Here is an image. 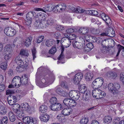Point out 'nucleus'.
<instances>
[{
	"label": "nucleus",
	"instance_id": "nucleus-62",
	"mask_svg": "<svg viewBox=\"0 0 124 124\" xmlns=\"http://www.w3.org/2000/svg\"><path fill=\"white\" fill-rule=\"evenodd\" d=\"M106 45H102V47L101 48V50L102 53H104L106 51Z\"/></svg>",
	"mask_w": 124,
	"mask_h": 124
},
{
	"label": "nucleus",
	"instance_id": "nucleus-48",
	"mask_svg": "<svg viewBox=\"0 0 124 124\" xmlns=\"http://www.w3.org/2000/svg\"><path fill=\"white\" fill-rule=\"evenodd\" d=\"M54 37L56 39H59L61 37L60 33L56 32L54 34Z\"/></svg>",
	"mask_w": 124,
	"mask_h": 124
},
{
	"label": "nucleus",
	"instance_id": "nucleus-55",
	"mask_svg": "<svg viewBox=\"0 0 124 124\" xmlns=\"http://www.w3.org/2000/svg\"><path fill=\"white\" fill-rule=\"evenodd\" d=\"M31 19L26 18L25 22L26 24L27 25H30L31 23Z\"/></svg>",
	"mask_w": 124,
	"mask_h": 124
},
{
	"label": "nucleus",
	"instance_id": "nucleus-39",
	"mask_svg": "<svg viewBox=\"0 0 124 124\" xmlns=\"http://www.w3.org/2000/svg\"><path fill=\"white\" fill-rule=\"evenodd\" d=\"M54 23L53 20L51 18H48L46 21V24L48 26H51Z\"/></svg>",
	"mask_w": 124,
	"mask_h": 124
},
{
	"label": "nucleus",
	"instance_id": "nucleus-45",
	"mask_svg": "<svg viewBox=\"0 0 124 124\" xmlns=\"http://www.w3.org/2000/svg\"><path fill=\"white\" fill-rule=\"evenodd\" d=\"M7 63L5 62L2 63L0 65V68L3 70H5L7 68Z\"/></svg>",
	"mask_w": 124,
	"mask_h": 124
},
{
	"label": "nucleus",
	"instance_id": "nucleus-50",
	"mask_svg": "<svg viewBox=\"0 0 124 124\" xmlns=\"http://www.w3.org/2000/svg\"><path fill=\"white\" fill-rule=\"evenodd\" d=\"M77 90H71L70 92L69 95L70 97L71 98L73 97L74 94H76Z\"/></svg>",
	"mask_w": 124,
	"mask_h": 124
},
{
	"label": "nucleus",
	"instance_id": "nucleus-3",
	"mask_svg": "<svg viewBox=\"0 0 124 124\" xmlns=\"http://www.w3.org/2000/svg\"><path fill=\"white\" fill-rule=\"evenodd\" d=\"M92 93L93 97L97 99L103 98L106 95L104 92L98 88H95L93 90Z\"/></svg>",
	"mask_w": 124,
	"mask_h": 124
},
{
	"label": "nucleus",
	"instance_id": "nucleus-60",
	"mask_svg": "<svg viewBox=\"0 0 124 124\" xmlns=\"http://www.w3.org/2000/svg\"><path fill=\"white\" fill-rule=\"evenodd\" d=\"M86 86H85V85L84 84L80 85L78 87L79 90H81V89H86Z\"/></svg>",
	"mask_w": 124,
	"mask_h": 124
},
{
	"label": "nucleus",
	"instance_id": "nucleus-53",
	"mask_svg": "<svg viewBox=\"0 0 124 124\" xmlns=\"http://www.w3.org/2000/svg\"><path fill=\"white\" fill-rule=\"evenodd\" d=\"M56 28L57 30L59 31L63 30L64 29V27L62 25H57L56 27Z\"/></svg>",
	"mask_w": 124,
	"mask_h": 124
},
{
	"label": "nucleus",
	"instance_id": "nucleus-52",
	"mask_svg": "<svg viewBox=\"0 0 124 124\" xmlns=\"http://www.w3.org/2000/svg\"><path fill=\"white\" fill-rule=\"evenodd\" d=\"M86 46L90 50H91L93 47V45L92 43H89L86 44Z\"/></svg>",
	"mask_w": 124,
	"mask_h": 124
},
{
	"label": "nucleus",
	"instance_id": "nucleus-16",
	"mask_svg": "<svg viewBox=\"0 0 124 124\" xmlns=\"http://www.w3.org/2000/svg\"><path fill=\"white\" fill-rule=\"evenodd\" d=\"M57 101V99L56 97H53L51 98L49 101V102L51 104L49 106L50 108H54L55 105L56 104Z\"/></svg>",
	"mask_w": 124,
	"mask_h": 124
},
{
	"label": "nucleus",
	"instance_id": "nucleus-47",
	"mask_svg": "<svg viewBox=\"0 0 124 124\" xmlns=\"http://www.w3.org/2000/svg\"><path fill=\"white\" fill-rule=\"evenodd\" d=\"M6 54L5 56L4 59L6 60L9 59L12 56V53H6Z\"/></svg>",
	"mask_w": 124,
	"mask_h": 124
},
{
	"label": "nucleus",
	"instance_id": "nucleus-41",
	"mask_svg": "<svg viewBox=\"0 0 124 124\" xmlns=\"http://www.w3.org/2000/svg\"><path fill=\"white\" fill-rule=\"evenodd\" d=\"M88 122V119L87 118L84 117L81 120L80 122L81 124H86Z\"/></svg>",
	"mask_w": 124,
	"mask_h": 124
},
{
	"label": "nucleus",
	"instance_id": "nucleus-54",
	"mask_svg": "<svg viewBox=\"0 0 124 124\" xmlns=\"http://www.w3.org/2000/svg\"><path fill=\"white\" fill-rule=\"evenodd\" d=\"M60 6H61V9L62 11H64L66 8V5L64 3H62L60 4Z\"/></svg>",
	"mask_w": 124,
	"mask_h": 124
},
{
	"label": "nucleus",
	"instance_id": "nucleus-24",
	"mask_svg": "<svg viewBox=\"0 0 124 124\" xmlns=\"http://www.w3.org/2000/svg\"><path fill=\"white\" fill-rule=\"evenodd\" d=\"M21 85H26L27 83L28 78L26 77V75H24L22 76L21 78Z\"/></svg>",
	"mask_w": 124,
	"mask_h": 124
},
{
	"label": "nucleus",
	"instance_id": "nucleus-10",
	"mask_svg": "<svg viewBox=\"0 0 124 124\" xmlns=\"http://www.w3.org/2000/svg\"><path fill=\"white\" fill-rule=\"evenodd\" d=\"M21 79L19 76H16L13 78L12 82L16 87H18L21 85Z\"/></svg>",
	"mask_w": 124,
	"mask_h": 124
},
{
	"label": "nucleus",
	"instance_id": "nucleus-5",
	"mask_svg": "<svg viewBox=\"0 0 124 124\" xmlns=\"http://www.w3.org/2000/svg\"><path fill=\"white\" fill-rule=\"evenodd\" d=\"M104 79L102 78H98L96 79L93 82L92 86L93 88L100 87L102 85Z\"/></svg>",
	"mask_w": 124,
	"mask_h": 124
},
{
	"label": "nucleus",
	"instance_id": "nucleus-56",
	"mask_svg": "<svg viewBox=\"0 0 124 124\" xmlns=\"http://www.w3.org/2000/svg\"><path fill=\"white\" fill-rule=\"evenodd\" d=\"M77 44H77L78 45H77V46L75 45H74V48H77L79 49H81L82 48L83 46V45H81V43H77Z\"/></svg>",
	"mask_w": 124,
	"mask_h": 124
},
{
	"label": "nucleus",
	"instance_id": "nucleus-61",
	"mask_svg": "<svg viewBox=\"0 0 124 124\" xmlns=\"http://www.w3.org/2000/svg\"><path fill=\"white\" fill-rule=\"evenodd\" d=\"M28 113L30 114H31L33 113L34 111L33 109H27L26 110Z\"/></svg>",
	"mask_w": 124,
	"mask_h": 124
},
{
	"label": "nucleus",
	"instance_id": "nucleus-35",
	"mask_svg": "<svg viewBox=\"0 0 124 124\" xmlns=\"http://www.w3.org/2000/svg\"><path fill=\"white\" fill-rule=\"evenodd\" d=\"M108 32V36L111 37H113L115 35V31L112 29H111L110 30V31H107Z\"/></svg>",
	"mask_w": 124,
	"mask_h": 124
},
{
	"label": "nucleus",
	"instance_id": "nucleus-26",
	"mask_svg": "<svg viewBox=\"0 0 124 124\" xmlns=\"http://www.w3.org/2000/svg\"><path fill=\"white\" fill-rule=\"evenodd\" d=\"M112 117L109 116H105L103 119V121L105 123L108 124L111 122L112 121Z\"/></svg>",
	"mask_w": 124,
	"mask_h": 124
},
{
	"label": "nucleus",
	"instance_id": "nucleus-34",
	"mask_svg": "<svg viewBox=\"0 0 124 124\" xmlns=\"http://www.w3.org/2000/svg\"><path fill=\"white\" fill-rule=\"evenodd\" d=\"M76 92V94H74L73 97L72 98H73L74 99H75V100H78L79 98V97L80 95V93L77 90Z\"/></svg>",
	"mask_w": 124,
	"mask_h": 124
},
{
	"label": "nucleus",
	"instance_id": "nucleus-27",
	"mask_svg": "<svg viewBox=\"0 0 124 124\" xmlns=\"http://www.w3.org/2000/svg\"><path fill=\"white\" fill-rule=\"evenodd\" d=\"M54 7L52 4H50L44 7L43 8L45 11L50 12L53 10Z\"/></svg>",
	"mask_w": 124,
	"mask_h": 124
},
{
	"label": "nucleus",
	"instance_id": "nucleus-23",
	"mask_svg": "<svg viewBox=\"0 0 124 124\" xmlns=\"http://www.w3.org/2000/svg\"><path fill=\"white\" fill-rule=\"evenodd\" d=\"M93 77V75L92 72H87L85 76V79L87 81H91Z\"/></svg>",
	"mask_w": 124,
	"mask_h": 124
},
{
	"label": "nucleus",
	"instance_id": "nucleus-21",
	"mask_svg": "<svg viewBox=\"0 0 124 124\" xmlns=\"http://www.w3.org/2000/svg\"><path fill=\"white\" fill-rule=\"evenodd\" d=\"M32 40L31 37H29L26 38L23 41L24 45L26 46H28L31 45Z\"/></svg>",
	"mask_w": 124,
	"mask_h": 124
},
{
	"label": "nucleus",
	"instance_id": "nucleus-37",
	"mask_svg": "<svg viewBox=\"0 0 124 124\" xmlns=\"http://www.w3.org/2000/svg\"><path fill=\"white\" fill-rule=\"evenodd\" d=\"M57 118L61 122H63L65 121V119L64 117L62 116L61 115H58L57 116Z\"/></svg>",
	"mask_w": 124,
	"mask_h": 124
},
{
	"label": "nucleus",
	"instance_id": "nucleus-2",
	"mask_svg": "<svg viewBox=\"0 0 124 124\" xmlns=\"http://www.w3.org/2000/svg\"><path fill=\"white\" fill-rule=\"evenodd\" d=\"M15 61L18 65L16 67L17 70H18L21 68H26L28 64V61L27 58H26L24 61L22 56L20 55L17 56L15 58Z\"/></svg>",
	"mask_w": 124,
	"mask_h": 124
},
{
	"label": "nucleus",
	"instance_id": "nucleus-30",
	"mask_svg": "<svg viewBox=\"0 0 124 124\" xmlns=\"http://www.w3.org/2000/svg\"><path fill=\"white\" fill-rule=\"evenodd\" d=\"M98 12L95 10H87L86 14H89L90 15L96 16L98 15Z\"/></svg>",
	"mask_w": 124,
	"mask_h": 124
},
{
	"label": "nucleus",
	"instance_id": "nucleus-25",
	"mask_svg": "<svg viewBox=\"0 0 124 124\" xmlns=\"http://www.w3.org/2000/svg\"><path fill=\"white\" fill-rule=\"evenodd\" d=\"M36 14V13L34 11H31L28 12L26 16V17L27 18H29L31 19L32 17L33 16H34Z\"/></svg>",
	"mask_w": 124,
	"mask_h": 124
},
{
	"label": "nucleus",
	"instance_id": "nucleus-44",
	"mask_svg": "<svg viewBox=\"0 0 124 124\" xmlns=\"http://www.w3.org/2000/svg\"><path fill=\"white\" fill-rule=\"evenodd\" d=\"M32 53V55L33 57V59L34 60L35 59L36 57V49L35 48L31 50Z\"/></svg>",
	"mask_w": 124,
	"mask_h": 124
},
{
	"label": "nucleus",
	"instance_id": "nucleus-9",
	"mask_svg": "<svg viewBox=\"0 0 124 124\" xmlns=\"http://www.w3.org/2000/svg\"><path fill=\"white\" fill-rule=\"evenodd\" d=\"M63 103L67 106L72 107L75 105L76 103L74 101L70 98H66L63 101Z\"/></svg>",
	"mask_w": 124,
	"mask_h": 124
},
{
	"label": "nucleus",
	"instance_id": "nucleus-8",
	"mask_svg": "<svg viewBox=\"0 0 124 124\" xmlns=\"http://www.w3.org/2000/svg\"><path fill=\"white\" fill-rule=\"evenodd\" d=\"M4 33L8 36H13L16 33L15 30L11 28H6L4 30Z\"/></svg>",
	"mask_w": 124,
	"mask_h": 124
},
{
	"label": "nucleus",
	"instance_id": "nucleus-13",
	"mask_svg": "<svg viewBox=\"0 0 124 124\" xmlns=\"http://www.w3.org/2000/svg\"><path fill=\"white\" fill-rule=\"evenodd\" d=\"M50 117V116L49 115L45 114L41 115L39 118L41 121L46 122L49 120Z\"/></svg>",
	"mask_w": 124,
	"mask_h": 124
},
{
	"label": "nucleus",
	"instance_id": "nucleus-7",
	"mask_svg": "<svg viewBox=\"0 0 124 124\" xmlns=\"http://www.w3.org/2000/svg\"><path fill=\"white\" fill-rule=\"evenodd\" d=\"M83 78V74L81 72H79L75 75L73 79L74 84L76 85H78Z\"/></svg>",
	"mask_w": 124,
	"mask_h": 124
},
{
	"label": "nucleus",
	"instance_id": "nucleus-12",
	"mask_svg": "<svg viewBox=\"0 0 124 124\" xmlns=\"http://www.w3.org/2000/svg\"><path fill=\"white\" fill-rule=\"evenodd\" d=\"M71 10L74 12L77 13H84L86 14L87 10H85L83 9L82 8L78 7L77 8H75L72 7L71 8Z\"/></svg>",
	"mask_w": 124,
	"mask_h": 124
},
{
	"label": "nucleus",
	"instance_id": "nucleus-63",
	"mask_svg": "<svg viewBox=\"0 0 124 124\" xmlns=\"http://www.w3.org/2000/svg\"><path fill=\"white\" fill-rule=\"evenodd\" d=\"M14 93V91L13 90H11V89H9L7 90L6 91V94L8 95L10 94H11L12 93Z\"/></svg>",
	"mask_w": 124,
	"mask_h": 124
},
{
	"label": "nucleus",
	"instance_id": "nucleus-59",
	"mask_svg": "<svg viewBox=\"0 0 124 124\" xmlns=\"http://www.w3.org/2000/svg\"><path fill=\"white\" fill-rule=\"evenodd\" d=\"M92 33L94 34H97L99 33V31L97 29H94L91 31Z\"/></svg>",
	"mask_w": 124,
	"mask_h": 124
},
{
	"label": "nucleus",
	"instance_id": "nucleus-58",
	"mask_svg": "<svg viewBox=\"0 0 124 124\" xmlns=\"http://www.w3.org/2000/svg\"><path fill=\"white\" fill-rule=\"evenodd\" d=\"M74 31V30L72 28L66 30V32L69 35L71 34Z\"/></svg>",
	"mask_w": 124,
	"mask_h": 124
},
{
	"label": "nucleus",
	"instance_id": "nucleus-51",
	"mask_svg": "<svg viewBox=\"0 0 124 124\" xmlns=\"http://www.w3.org/2000/svg\"><path fill=\"white\" fill-rule=\"evenodd\" d=\"M120 80L124 84V73H122L120 75Z\"/></svg>",
	"mask_w": 124,
	"mask_h": 124
},
{
	"label": "nucleus",
	"instance_id": "nucleus-15",
	"mask_svg": "<svg viewBox=\"0 0 124 124\" xmlns=\"http://www.w3.org/2000/svg\"><path fill=\"white\" fill-rule=\"evenodd\" d=\"M63 44L65 47L66 48L69 47L71 44V41L69 39L68 37H66L63 38Z\"/></svg>",
	"mask_w": 124,
	"mask_h": 124
},
{
	"label": "nucleus",
	"instance_id": "nucleus-6",
	"mask_svg": "<svg viewBox=\"0 0 124 124\" xmlns=\"http://www.w3.org/2000/svg\"><path fill=\"white\" fill-rule=\"evenodd\" d=\"M23 123L26 124H36L37 123L36 119L31 117L26 116L23 118Z\"/></svg>",
	"mask_w": 124,
	"mask_h": 124
},
{
	"label": "nucleus",
	"instance_id": "nucleus-42",
	"mask_svg": "<svg viewBox=\"0 0 124 124\" xmlns=\"http://www.w3.org/2000/svg\"><path fill=\"white\" fill-rule=\"evenodd\" d=\"M44 37L43 36H39L37 39L36 42L38 43L41 42L43 39Z\"/></svg>",
	"mask_w": 124,
	"mask_h": 124
},
{
	"label": "nucleus",
	"instance_id": "nucleus-49",
	"mask_svg": "<svg viewBox=\"0 0 124 124\" xmlns=\"http://www.w3.org/2000/svg\"><path fill=\"white\" fill-rule=\"evenodd\" d=\"M63 108L61 104L59 103H57L56 104H55L54 106V108Z\"/></svg>",
	"mask_w": 124,
	"mask_h": 124
},
{
	"label": "nucleus",
	"instance_id": "nucleus-28",
	"mask_svg": "<svg viewBox=\"0 0 124 124\" xmlns=\"http://www.w3.org/2000/svg\"><path fill=\"white\" fill-rule=\"evenodd\" d=\"M9 117L11 121L13 122L16 119V116L11 112H10L8 114Z\"/></svg>",
	"mask_w": 124,
	"mask_h": 124
},
{
	"label": "nucleus",
	"instance_id": "nucleus-32",
	"mask_svg": "<svg viewBox=\"0 0 124 124\" xmlns=\"http://www.w3.org/2000/svg\"><path fill=\"white\" fill-rule=\"evenodd\" d=\"M20 54L21 55H25L27 56H28L29 55L28 51L24 49H22L20 51Z\"/></svg>",
	"mask_w": 124,
	"mask_h": 124
},
{
	"label": "nucleus",
	"instance_id": "nucleus-43",
	"mask_svg": "<svg viewBox=\"0 0 124 124\" xmlns=\"http://www.w3.org/2000/svg\"><path fill=\"white\" fill-rule=\"evenodd\" d=\"M1 121V124H7L8 121V117L6 116L4 117Z\"/></svg>",
	"mask_w": 124,
	"mask_h": 124
},
{
	"label": "nucleus",
	"instance_id": "nucleus-40",
	"mask_svg": "<svg viewBox=\"0 0 124 124\" xmlns=\"http://www.w3.org/2000/svg\"><path fill=\"white\" fill-rule=\"evenodd\" d=\"M56 51V49L55 46L52 47L49 51V53L51 54H54Z\"/></svg>",
	"mask_w": 124,
	"mask_h": 124
},
{
	"label": "nucleus",
	"instance_id": "nucleus-22",
	"mask_svg": "<svg viewBox=\"0 0 124 124\" xmlns=\"http://www.w3.org/2000/svg\"><path fill=\"white\" fill-rule=\"evenodd\" d=\"M91 94L90 91L88 90L86 93L83 94L82 99L85 101H87L89 99V97Z\"/></svg>",
	"mask_w": 124,
	"mask_h": 124
},
{
	"label": "nucleus",
	"instance_id": "nucleus-19",
	"mask_svg": "<svg viewBox=\"0 0 124 124\" xmlns=\"http://www.w3.org/2000/svg\"><path fill=\"white\" fill-rule=\"evenodd\" d=\"M11 45L8 44L6 45L5 47V51L6 53H12L13 48Z\"/></svg>",
	"mask_w": 124,
	"mask_h": 124
},
{
	"label": "nucleus",
	"instance_id": "nucleus-11",
	"mask_svg": "<svg viewBox=\"0 0 124 124\" xmlns=\"http://www.w3.org/2000/svg\"><path fill=\"white\" fill-rule=\"evenodd\" d=\"M13 111L19 117L22 118L24 116V109H13Z\"/></svg>",
	"mask_w": 124,
	"mask_h": 124
},
{
	"label": "nucleus",
	"instance_id": "nucleus-31",
	"mask_svg": "<svg viewBox=\"0 0 124 124\" xmlns=\"http://www.w3.org/2000/svg\"><path fill=\"white\" fill-rule=\"evenodd\" d=\"M69 109H63L62 111V113L64 115L68 116L71 113V111Z\"/></svg>",
	"mask_w": 124,
	"mask_h": 124
},
{
	"label": "nucleus",
	"instance_id": "nucleus-4",
	"mask_svg": "<svg viewBox=\"0 0 124 124\" xmlns=\"http://www.w3.org/2000/svg\"><path fill=\"white\" fill-rule=\"evenodd\" d=\"M120 87V86L118 84H115V86L112 83L109 84L108 85V88L110 92L112 94L115 95L118 93V90Z\"/></svg>",
	"mask_w": 124,
	"mask_h": 124
},
{
	"label": "nucleus",
	"instance_id": "nucleus-14",
	"mask_svg": "<svg viewBox=\"0 0 124 124\" xmlns=\"http://www.w3.org/2000/svg\"><path fill=\"white\" fill-rule=\"evenodd\" d=\"M101 17L102 19L105 21L107 24L110 23L111 19L110 17L104 13H102L101 14Z\"/></svg>",
	"mask_w": 124,
	"mask_h": 124
},
{
	"label": "nucleus",
	"instance_id": "nucleus-64",
	"mask_svg": "<svg viewBox=\"0 0 124 124\" xmlns=\"http://www.w3.org/2000/svg\"><path fill=\"white\" fill-rule=\"evenodd\" d=\"M6 109H0V114H4L6 113Z\"/></svg>",
	"mask_w": 124,
	"mask_h": 124
},
{
	"label": "nucleus",
	"instance_id": "nucleus-46",
	"mask_svg": "<svg viewBox=\"0 0 124 124\" xmlns=\"http://www.w3.org/2000/svg\"><path fill=\"white\" fill-rule=\"evenodd\" d=\"M61 6H60V4L56 6L54 8L55 9V10L57 11L60 12L62 11L61 9Z\"/></svg>",
	"mask_w": 124,
	"mask_h": 124
},
{
	"label": "nucleus",
	"instance_id": "nucleus-38",
	"mask_svg": "<svg viewBox=\"0 0 124 124\" xmlns=\"http://www.w3.org/2000/svg\"><path fill=\"white\" fill-rule=\"evenodd\" d=\"M61 54L59 55L58 58V59L60 60L63 59L64 57V56L63 54V52L64 50V48L63 47H61Z\"/></svg>",
	"mask_w": 124,
	"mask_h": 124
},
{
	"label": "nucleus",
	"instance_id": "nucleus-20",
	"mask_svg": "<svg viewBox=\"0 0 124 124\" xmlns=\"http://www.w3.org/2000/svg\"><path fill=\"white\" fill-rule=\"evenodd\" d=\"M107 76L111 79H115L117 77V74L115 72H109L106 74Z\"/></svg>",
	"mask_w": 124,
	"mask_h": 124
},
{
	"label": "nucleus",
	"instance_id": "nucleus-36",
	"mask_svg": "<svg viewBox=\"0 0 124 124\" xmlns=\"http://www.w3.org/2000/svg\"><path fill=\"white\" fill-rule=\"evenodd\" d=\"M20 108H29V104L27 102L23 103L20 106Z\"/></svg>",
	"mask_w": 124,
	"mask_h": 124
},
{
	"label": "nucleus",
	"instance_id": "nucleus-18",
	"mask_svg": "<svg viewBox=\"0 0 124 124\" xmlns=\"http://www.w3.org/2000/svg\"><path fill=\"white\" fill-rule=\"evenodd\" d=\"M8 103L10 105H14L16 101V99L15 96L8 97L7 98Z\"/></svg>",
	"mask_w": 124,
	"mask_h": 124
},
{
	"label": "nucleus",
	"instance_id": "nucleus-57",
	"mask_svg": "<svg viewBox=\"0 0 124 124\" xmlns=\"http://www.w3.org/2000/svg\"><path fill=\"white\" fill-rule=\"evenodd\" d=\"M61 85L62 87L66 88H67V83L65 81L62 82Z\"/></svg>",
	"mask_w": 124,
	"mask_h": 124
},
{
	"label": "nucleus",
	"instance_id": "nucleus-1",
	"mask_svg": "<svg viewBox=\"0 0 124 124\" xmlns=\"http://www.w3.org/2000/svg\"><path fill=\"white\" fill-rule=\"evenodd\" d=\"M47 17L46 15L42 12L38 13L34 16L36 22L35 24L37 28L39 29L42 28L44 24V22Z\"/></svg>",
	"mask_w": 124,
	"mask_h": 124
},
{
	"label": "nucleus",
	"instance_id": "nucleus-33",
	"mask_svg": "<svg viewBox=\"0 0 124 124\" xmlns=\"http://www.w3.org/2000/svg\"><path fill=\"white\" fill-rule=\"evenodd\" d=\"M65 36L66 37H68L70 40L75 39L77 37V36L75 34H70L69 35L65 34Z\"/></svg>",
	"mask_w": 124,
	"mask_h": 124
},
{
	"label": "nucleus",
	"instance_id": "nucleus-29",
	"mask_svg": "<svg viewBox=\"0 0 124 124\" xmlns=\"http://www.w3.org/2000/svg\"><path fill=\"white\" fill-rule=\"evenodd\" d=\"M54 42V40L52 39H47L45 42V45L48 47H50L53 44Z\"/></svg>",
	"mask_w": 124,
	"mask_h": 124
},
{
	"label": "nucleus",
	"instance_id": "nucleus-17",
	"mask_svg": "<svg viewBox=\"0 0 124 124\" xmlns=\"http://www.w3.org/2000/svg\"><path fill=\"white\" fill-rule=\"evenodd\" d=\"M89 29L87 27H83L80 28L78 30V32L80 34L85 35L88 33Z\"/></svg>",
	"mask_w": 124,
	"mask_h": 124
}]
</instances>
